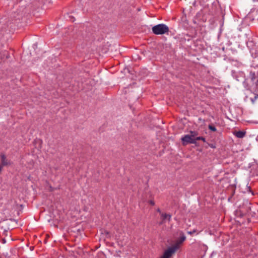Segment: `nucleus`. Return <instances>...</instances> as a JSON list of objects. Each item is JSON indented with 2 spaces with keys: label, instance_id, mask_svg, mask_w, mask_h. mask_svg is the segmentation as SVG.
I'll use <instances>...</instances> for the list:
<instances>
[{
  "label": "nucleus",
  "instance_id": "18",
  "mask_svg": "<svg viewBox=\"0 0 258 258\" xmlns=\"http://www.w3.org/2000/svg\"><path fill=\"white\" fill-rule=\"evenodd\" d=\"M157 211L160 213H161V210L159 208H158L157 210Z\"/></svg>",
  "mask_w": 258,
  "mask_h": 258
},
{
  "label": "nucleus",
  "instance_id": "2",
  "mask_svg": "<svg viewBox=\"0 0 258 258\" xmlns=\"http://www.w3.org/2000/svg\"><path fill=\"white\" fill-rule=\"evenodd\" d=\"M153 33L156 35H162L169 32L168 27L164 24H159L152 28Z\"/></svg>",
  "mask_w": 258,
  "mask_h": 258
},
{
  "label": "nucleus",
  "instance_id": "5",
  "mask_svg": "<svg viewBox=\"0 0 258 258\" xmlns=\"http://www.w3.org/2000/svg\"><path fill=\"white\" fill-rule=\"evenodd\" d=\"M1 163L3 166H7L11 164L10 161L7 159L5 155L3 154L1 156Z\"/></svg>",
  "mask_w": 258,
  "mask_h": 258
},
{
  "label": "nucleus",
  "instance_id": "9",
  "mask_svg": "<svg viewBox=\"0 0 258 258\" xmlns=\"http://www.w3.org/2000/svg\"><path fill=\"white\" fill-rule=\"evenodd\" d=\"M208 127L211 131L213 132H216L217 131L216 127L213 124H209Z\"/></svg>",
  "mask_w": 258,
  "mask_h": 258
},
{
  "label": "nucleus",
  "instance_id": "12",
  "mask_svg": "<svg viewBox=\"0 0 258 258\" xmlns=\"http://www.w3.org/2000/svg\"><path fill=\"white\" fill-rule=\"evenodd\" d=\"M196 229H194L192 231H188L187 232V233L188 234H190V235H192L194 233H195V232H196Z\"/></svg>",
  "mask_w": 258,
  "mask_h": 258
},
{
  "label": "nucleus",
  "instance_id": "7",
  "mask_svg": "<svg viewBox=\"0 0 258 258\" xmlns=\"http://www.w3.org/2000/svg\"><path fill=\"white\" fill-rule=\"evenodd\" d=\"M161 216L162 218L163 221H165L166 219H167L169 221H170L171 217V215L166 213H161Z\"/></svg>",
  "mask_w": 258,
  "mask_h": 258
},
{
  "label": "nucleus",
  "instance_id": "11",
  "mask_svg": "<svg viewBox=\"0 0 258 258\" xmlns=\"http://www.w3.org/2000/svg\"><path fill=\"white\" fill-rule=\"evenodd\" d=\"M195 140H196V141H199V140H202L203 141V142H206V139L203 137H197L196 138H195Z\"/></svg>",
  "mask_w": 258,
  "mask_h": 258
},
{
  "label": "nucleus",
  "instance_id": "6",
  "mask_svg": "<svg viewBox=\"0 0 258 258\" xmlns=\"http://www.w3.org/2000/svg\"><path fill=\"white\" fill-rule=\"evenodd\" d=\"M234 135L238 138H242L245 136V132L239 131L235 132Z\"/></svg>",
  "mask_w": 258,
  "mask_h": 258
},
{
  "label": "nucleus",
  "instance_id": "20",
  "mask_svg": "<svg viewBox=\"0 0 258 258\" xmlns=\"http://www.w3.org/2000/svg\"><path fill=\"white\" fill-rule=\"evenodd\" d=\"M73 18V20H72L73 22L74 21V18Z\"/></svg>",
  "mask_w": 258,
  "mask_h": 258
},
{
  "label": "nucleus",
  "instance_id": "14",
  "mask_svg": "<svg viewBox=\"0 0 258 258\" xmlns=\"http://www.w3.org/2000/svg\"><path fill=\"white\" fill-rule=\"evenodd\" d=\"M258 97L257 95H255L254 97V98H251V101L253 103L255 101V100L256 99V98Z\"/></svg>",
  "mask_w": 258,
  "mask_h": 258
},
{
  "label": "nucleus",
  "instance_id": "4",
  "mask_svg": "<svg viewBox=\"0 0 258 258\" xmlns=\"http://www.w3.org/2000/svg\"><path fill=\"white\" fill-rule=\"evenodd\" d=\"M249 79L250 80L253 85L255 87L258 85V78H257L254 72H250L249 75Z\"/></svg>",
  "mask_w": 258,
  "mask_h": 258
},
{
  "label": "nucleus",
  "instance_id": "8",
  "mask_svg": "<svg viewBox=\"0 0 258 258\" xmlns=\"http://www.w3.org/2000/svg\"><path fill=\"white\" fill-rule=\"evenodd\" d=\"M172 255V254L166 249L160 258H170Z\"/></svg>",
  "mask_w": 258,
  "mask_h": 258
},
{
  "label": "nucleus",
  "instance_id": "17",
  "mask_svg": "<svg viewBox=\"0 0 258 258\" xmlns=\"http://www.w3.org/2000/svg\"><path fill=\"white\" fill-rule=\"evenodd\" d=\"M249 210H250V207H247V209H246V212H248Z\"/></svg>",
  "mask_w": 258,
  "mask_h": 258
},
{
  "label": "nucleus",
  "instance_id": "3",
  "mask_svg": "<svg viewBox=\"0 0 258 258\" xmlns=\"http://www.w3.org/2000/svg\"><path fill=\"white\" fill-rule=\"evenodd\" d=\"M181 141L183 145H186L188 144H196V140L192 138L189 135H186L181 138Z\"/></svg>",
  "mask_w": 258,
  "mask_h": 258
},
{
  "label": "nucleus",
  "instance_id": "1",
  "mask_svg": "<svg viewBox=\"0 0 258 258\" xmlns=\"http://www.w3.org/2000/svg\"><path fill=\"white\" fill-rule=\"evenodd\" d=\"M185 239L186 236L183 232H181L180 233V237L176 240L174 244H173L172 246L168 247L167 250L170 252V253L173 254L175 252L176 250L180 248L181 245L182 244Z\"/></svg>",
  "mask_w": 258,
  "mask_h": 258
},
{
  "label": "nucleus",
  "instance_id": "10",
  "mask_svg": "<svg viewBox=\"0 0 258 258\" xmlns=\"http://www.w3.org/2000/svg\"><path fill=\"white\" fill-rule=\"evenodd\" d=\"M190 135H189L191 136L192 138L195 137L198 134L197 132L192 131H190Z\"/></svg>",
  "mask_w": 258,
  "mask_h": 258
},
{
  "label": "nucleus",
  "instance_id": "19",
  "mask_svg": "<svg viewBox=\"0 0 258 258\" xmlns=\"http://www.w3.org/2000/svg\"><path fill=\"white\" fill-rule=\"evenodd\" d=\"M3 243H5L6 242V240L5 239H3Z\"/></svg>",
  "mask_w": 258,
  "mask_h": 258
},
{
  "label": "nucleus",
  "instance_id": "16",
  "mask_svg": "<svg viewBox=\"0 0 258 258\" xmlns=\"http://www.w3.org/2000/svg\"><path fill=\"white\" fill-rule=\"evenodd\" d=\"M240 212H241V214H240V216H244L245 214H246V213H243V212H241V211H240Z\"/></svg>",
  "mask_w": 258,
  "mask_h": 258
},
{
  "label": "nucleus",
  "instance_id": "15",
  "mask_svg": "<svg viewBox=\"0 0 258 258\" xmlns=\"http://www.w3.org/2000/svg\"><path fill=\"white\" fill-rule=\"evenodd\" d=\"M149 203L150 204H151L152 206H154L155 205V202L153 200H150L149 201Z\"/></svg>",
  "mask_w": 258,
  "mask_h": 258
},
{
  "label": "nucleus",
  "instance_id": "13",
  "mask_svg": "<svg viewBox=\"0 0 258 258\" xmlns=\"http://www.w3.org/2000/svg\"><path fill=\"white\" fill-rule=\"evenodd\" d=\"M208 146H209L210 147H211V148H216V146H215V144H210V143H208Z\"/></svg>",
  "mask_w": 258,
  "mask_h": 258
}]
</instances>
